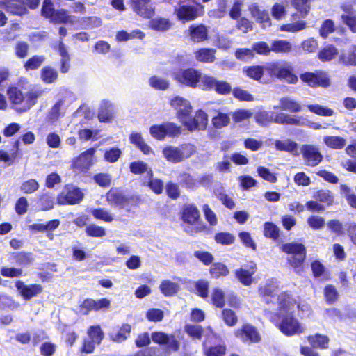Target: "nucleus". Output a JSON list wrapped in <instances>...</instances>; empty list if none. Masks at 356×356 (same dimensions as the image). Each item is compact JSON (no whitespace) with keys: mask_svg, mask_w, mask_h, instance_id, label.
Returning a JSON list of instances; mask_svg holds the SVG:
<instances>
[{"mask_svg":"<svg viewBox=\"0 0 356 356\" xmlns=\"http://www.w3.org/2000/svg\"><path fill=\"white\" fill-rule=\"evenodd\" d=\"M277 311L265 310L264 315L285 336L292 337L305 332V327L295 316L294 312L289 311L295 306L300 307L290 291H284L277 296L275 304Z\"/></svg>","mask_w":356,"mask_h":356,"instance_id":"obj_1","label":"nucleus"},{"mask_svg":"<svg viewBox=\"0 0 356 356\" xmlns=\"http://www.w3.org/2000/svg\"><path fill=\"white\" fill-rule=\"evenodd\" d=\"M152 340L159 346H165V350L161 352L156 346L147 347L136 351L133 356H169L171 352L180 349V342L174 334L155 331L152 333Z\"/></svg>","mask_w":356,"mask_h":356,"instance_id":"obj_2","label":"nucleus"},{"mask_svg":"<svg viewBox=\"0 0 356 356\" xmlns=\"http://www.w3.org/2000/svg\"><path fill=\"white\" fill-rule=\"evenodd\" d=\"M42 93V90L31 89L24 94L22 89L16 86H9L6 91L10 102L17 106V110L19 113H25L35 106Z\"/></svg>","mask_w":356,"mask_h":356,"instance_id":"obj_3","label":"nucleus"},{"mask_svg":"<svg viewBox=\"0 0 356 356\" xmlns=\"http://www.w3.org/2000/svg\"><path fill=\"white\" fill-rule=\"evenodd\" d=\"M265 70L272 79L284 81L289 84H296L298 77L294 72L293 67L286 61H274L266 63Z\"/></svg>","mask_w":356,"mask_h":356,"instance_id":"obj_4","label":"nucleus"},{"mask_svg":"<svg viewBox=\"0 0 356 356\" xmlns=\"http://www.w3.org/2000/svg\"><path fill=\"white\" fill-rule=\"evenodd\" d=\"M280 249L283 252L291 254L287 258V262L296 272H303L304 263L307 257L306 247L301 243L293 241L282 244Z\"/></svg>","mask_w":356,"mask_h":356,"instance_id":"obj_5","label":"nucleus"},{"mask_svg":"<svg viewBox=\"0 0 356 356\" xmlns=\"http://www.w3.org/2000/svg\"><path fill=\"white\" fill-rule=\"evenodd\" d=\"M41 15L54 24H73V17L64 9L56 10L51 0H44L41 8Z\"/></svg>","mask_w":356,"mask_h":356,"instance_id":"obj_6","label":"nucleus"},{"mask_svg":"<svg viewBox=\"0 0 356 356\" xmlns=\"http://www.w3.org/2000/svg\"><path fill=\"white\" fill-rule=\"evenodd\" d=\"M107 203L119 209H124L126 206H138L141 198L138 195H126L119 188L113 187L110 188L105 195Z\"/></svg>","mask_w":356,"mask_h":356,"instance_id":"obj_7","label":"nucleus"},{"mask_svg":"<svg viewBox=\"0 0 356 356\" xmlns=\"http://www.w3.org/2000/svg\"><path fill=\"white\" fill-rule=\"evenodd\" d=\"M202 72L194 67L179 68L172 72L173 79L181 86L196 88L201 80Z\"/></svg>","mask_w":356,"mask_h":356,"instance_id":"obj_8","label":"nucleus"},{"mask_svg":"<svg viewBox=\"0 0 356 356\" xmlns=\"http://www.w3.org/2000/svg\"><path fill=\"white\" fill-rule=\"evenodd\" d=\"M151 136L158 140H163L166 136L175 138L181 134V127L172 122H166L161 124H154L149 128Z\"/></svg>","mask_w":356,"mask_h":356,"instance_id":"obj_9","label":"nucleus"},{"mask_svg":"<svg viewBox=\"0 0 356 356\" xmlns=\"http://www.w3.org/2000/svg\"><path fill=\"white\" fill-rule=\"evenodd\" d=\"M181 219L188 225H195V232H200L206 229V225L201 220L200 212L197 206L193 204H185L181 211Z\"/></svg>","mask_w":356,"mask_h":356,"instance_id":"obj_10","label":"nucleus"},{"mask_svg":"<svg viewBox=\"0 0 356 356\" xmlns=\"http://www.w3.org/2000/svg\"><path fill=\"white\" fill-rule=\"evenodd\" d=\"M300 79L303 83L314 88L318 87L327 88L331 83L327 74L323 70H316L314 72H305L300 75Z\"/></svg>","mask_w":356,"mask_h":356,"instance_id":"obj_11","label":"nucleus"},{"mask_svg":"<svg viewBox=\"0 0 356 356\" xmlns=\"http://www.w3.org/2000/svg\"><path fill=\"white\" fill-rule=\"evenodd\" d=\"M84 194L81 190L73 186L66 185L57 196V202L60 205H74L80 203Z\"/></svg>","mask_w":356,"mask_h":356,"instance_id":"obj_12","label":"nucleus"},{"mask_svg":"<svg viewBox=\"0 0 356 356\" xmlns=\"http://www.w3.org/2000/svg\"><path fill=\"white\" fill-rule=\"evenodd\" d=\"M204 13V7L200 3L195 2V6L181 5L176 10L177 18L185 22L193 21L202 17Z\"/></svg>","mask_w":356,"mask_h":356,"instance_id":"obj_13","label":"nucleus"},{"mask_svg":"<svg viewBox=\"0 0 356 356\" xmlns=\"http://www.w3.org/2000/svg\"><path fill=\"white\" fill-rule=\"evenodd\" d=\"M234 334L243 343H256L261 341V337L257 328L250 323L243 324L241 327L234 330Z\"/></svg>","mask_w":356,"mask_h":356,"instance_id":"obj_14","label":"nucleus"},{"mask_svg":"<svg viewBox=\"0 0 356 356\" xmlns=\"http://www.w3.org/2000/svg\"><path fill=\"white\" fill-rule=\"evenodd\" d=\"M257 264L250 261L236 268L234 272L235 278L245 286H250L254 282V275L257 273Z\"/></svg>","mask_w":356,"mask_h":356,"instance_id":"obj_15","label":"nucleus"},{"mask_svg":"<svg viewBox=\"0 0 356 356\" xmlns=\"http://www.w3.org/2000/svg\"><path fill=\"white\" fill-rule=\"evenodd\" d=\"M170 104L177 111L176 116L184 124L192 113L193 108L189 101L184 97L176 96L170 100Z\"/></svg>","mask_w":356,"mask_h":356,"instance_id":"obj_16","label":"nucleus"},{"mask_svg":"<svg viewBox=\"0 0 356 356\" xmlns=\"http://www.w3.org/2000/svg\"><path fill=\"white\" fill-rule=\"evenodd\" d=\"M302 159L307 166L315 167L318 165L323 159L318 147L313 145L305 144L300 148Z\"/></svg>","mask_w":356,"mask_h":356,"instance_id":"obj_17","label":"nucleus"},{"mask_svg":"<svg viewBox=\"0 0 356 356\" xmlns=\"http://www.w3.org/2000/svg\"><path fill=\"white\" fill-rule=\"evenodd\" d=\"M208 124V115L202 109L195 111L193 117H189L183 124L188 131L205 130Z\"/></svg>","mask_w":356,"mask_h":356,"instance_id":"obj_18","label":"nucleus"},{"mask_svg":"<svg viewBox=\"0 0 356 356\" xmlns=\"http://www.w3.org/2000/svg\"><path fill=\"white\" fill-rule=\"evenodd\" d=\"M277 287L273 283H266L258 287V293L263 302L267 305H275L277 300Z\"/></svg>","mask_w":356,"mask_h":356,"instance_id":"obj_19","label":"nucleus"},{"mask_svg":"<svg viewBox=\"0 0 356 356\" xmlns=\"http://www.w3.org/2000/svg\"><path fill=\"white\" fill-rule=\"evenodd\" d=\"M188 35L194 43H202L209 40V30L203 24H191L188 26Z\"/></svg>","mask_w":356,"mask_h":356,"instance_id":"obj_20","label":"nucleus"},{"mask_svg":"<svg viewBox=\"0 0 356 356\" xmlns=\"http://www.w3.org/2000/svg\"><path fill=\"white\" fill-rule=\"evenodd\" d=\"M95 152V148L90 147L81 153L74 161L73 166L81 172L88 170L93 164Z\"/></svg>","mask_w":356,"mask_h":356,"instance_id":"obj_21","label":"nucleus"},{"mask_svg":"<svg viewBox=\"0 0 356 356\" xmlns=\"http://www.w3.org/2000/svg\"><path fill=\"white\" fill-rule=\"evenodd\" d=\"M15 286L17 290L19 291L22 297L26 300H31L41 293L43 291V287L40 284H32L26 285L21 280H17L15 282Z\"/></svg>","mask_w":356,"mask_h":356,"instance_id":"obj_22","label":"nucleus"},{"mask_svg":"<svg viewBox=\"0 0 356 356\" xmlns=\"http://www.w3.org/2000/svg\"><path fill=\"white\" fill-rule=\"evenodd\" d=\"M309 347L314 349L325 350L329 348L330 339L326 334L315 333L306 337Z\"/></svg>","mask_w":356,"mask_h":356,"instance_id":"obj_23","label":"nucleus"},{"mask_svg":"<svg viewBox=\"0 0 356 356\" xmlns=\"http://www.w3.org/2000/svg\"><path fill=\"white\" fill-rule=\"evenodd\" d=\"M216 49L209 47H202L194 51L195 60L201 63H213L216 60Z\"/></svg>","mask_w":356,"mask_h":356,"instance_id":"obj_24","label":"nucleus"},{"mask_svg":"<svg viewBox=\"0 0 356 356\" xmlns=\"http://www.w3.org/2000/svg\"><path fill=\"white\" fill-rule=\"evenodd\" d=\"M6 10L17 16H23L29 13L23 0H7L5 3Z\"/></svg>","mask_w":356,"mask_h":356,"instance_id":"obj_25","label":"nucleus"},{"mask_svg":"<svg viewBox=\"0 0 356 356\" xmlns=\"http://www.w3.org/2000/svg\"><path fill=\"white\" fill-rule=\"evenodd\" d=\"M129 142L145 155L149 154L152 152L151 147L145 143L142 134L139 132L131 133Z\"/></svg>","mask_w":356,"mask_h":356,"instance_id":"obj_26","label":"nucleus"},{"mask_svg":"<svg viewBox=\"0 0 356 356\" xmlns=\"http://www.w3.org/2000/svg\"><path fill=\"white\" fill-rule=\"evenodd\" d=\"M202 346L204 356H225L227 352V346L224 343L207 346L204 342Z\"/></svg>","mask_w":356,"mask_h":356,"instance_id":"obj_27","label":"nucleus"},{"mask_svg":"<svg viewBox=\"0 0 356 356\" xmlns=\"http://www.w3.org/2000/svg\"><path fill=\"white\" fill-rule=\"evenodd\" d=\"M250 12L252 17L256 19L257 23L261 24L264 26H270L271 21L268 11L261 10L257 5H253L250 8Z\"/></svg>","mask_w":356,"mask_h":356,"instance_id":"obj_28","label":"nucleus"},{"mask_svg":"<svg viewBox=\"0 0 356 356\" xmlns=\"http://www.w3.org/2000/svg\"><path fill=\"white\" fill-rule=\"evenodd\" d=\"M164 158L172 163H178L183 161L179 147L168 145L162 150Z\"/></svg>","mask_w":356,"mask_h":356,"instance_id":"obj_29","label":"nucleus"},{"mask_svg":"<svg viewBox=\"0 0 356 356\" xmlns=\"http://www.w3.org/2000/svg\"><path fill=\"white\" fill-rule=\"evenodd\" d=\"M280 107L282 110L291 113H299L302 108L299 102L289 97H284L280 99Z\"/></svg>","mask_w":356,"mask_h":356,"instance_id":"obj_30","label":"nucleus"},{"mask_svg":"<svg viewBox=\"0 0 356 356\" xmlns=\"http://www.w3.org/2000/svg\"><path fill=\"white\" fill-rule=\"evenodd\" d=\"M211 277L213 279L227 277L229 274L228 267L222 262H213L209 270Z\"/></svg>","mask_w":356,"mask_h":356,"instance_id":"obj_31","label":"nucleus"},{"mask_svg":"<svg viewBox=\"0 0 356 356\" xmlns=\"http://www.w3.org/2000/svg\"><path fill=\"white\" fill-rule=\"evenodd\" d=\"M339 63L346 67L356 66V46L342 52L339 56Z\"/></svg>","mask_w":356,"mask_h":356,"instance_id":"obj_32","label":"nucleus"},{"mask_svg":"<svg viewBox=\"0 0 356 356\" xmlns=\"http://www.w3.org/2000/svg\"><path fill=\"white\" fill-rule=\"evenodd\" d=\"M131 326L128 323H124L121 325L117 332L110 334V339L113 342L122 343L127 340L130 336Z\"/></svg>","mask_w":356,"mask_h":356,"instance_id":"obj_33","label":"nucleus"},{"mask_svg":"<svg viewBox=\"0 0 356 356\" xmlns=\"http://www.w3.org/2000/svg\"><path fill=\"white\" fill-rule=\"evenodd\" d=\"M339 54L337 48L329 44L323 47L318 53V58L323 62L330 61L334 58Z\"/></svg>","mask_w":356,"mask_h":356,"instance_id":"obj_34","label":"nucleus"},{"mask_svg":"<svg viewBox=\"0 0 356 356\" xmlns=\"http://www.w3.org/2000/svg\"><path fill=\"white\" fill-rule=\"evenodd\" d=\"M179 286L177 283L168 280H163L159 285V290L165 297L175 296L179 291Z\"/></svg>","mask_w":356,"mask_h":356,"instance_id":"obj_35","label":"nucleus"},{"mask_svg":"<svg viewBox=\"0 0 356 356\" xmlns=\"http://www.w3.org/2000/svg\"><path fill=\"white\" fill-rule=\"evenodd\" d=\"M58 78V73L57 70L49 65L44 66L40 70V79L46 84L56 82Z\"/></svg>","mask_w":356,"mask_h":356,"instance_id":"obj_36","label":"nucleus"},{"mask_svg":"<svg viewBox=\"0 0 356 356\" xmlns=\"http://www.w3.org/2000/svg\"><path fill=\"white\" fill-rule=\"evenodd\" d=\"M273 122L280 124L296 126L300 124V119L298 117L291 116L284 113L273 114Z\"/></svg>","mask_w":356,"mask_h":356,"instance_id":"obj_37","label":"nucleus"},{"mask_svg":"<svg viewBox=\"0 0 356 356\" xmlns=\"http://www.w3.org/2000/svg\"><path fill=\"white\" fill-rule=\"evenodd\" d=\"M265 66L255 65L245 67L243 69V73L249 78L255 80L260 81L264 74Z\"/></svg>","mask_w":356,"mask_h":356,"instance_id":"obj_38","label":"nucleus"},{"mask_svg":"<svg viewBox=\"0 0 356 356\" xmlns=\"http://www.w3.org/2000/svg\"><path fill=\"white\" fill-rule=\"evenodd\" d=\"M59 225L60 220L58 219H54L48 221L45 224L34 223L30 225L29 228L31 231L43 232L48 231H54V229L58 227Z\"/></svg>","mask_w":356,"mask_h":356,"instance_id":"obj_39","label":"nucleus"},{"mask_svg":"<svg viewBox=\"0 0 356 356\" xmlns=\"http://www.w3.org/2000/svg\"><path fill=\"white\" fill-rule=\"evenodd\" d=\"M211 304L217 308H223L225 305V293L222 289L215 287L211 294Z\"/></svg>","mask_w":356,"mask_h":356,"instance_id":"obj_40","label":"nucleus"},{"mask_svg":"<svg viewBox=\"0 0 356 356\" xmlns=\"http://www.w3.org/2000/svg\"><path fill=\"white\" fill-rule=\"evenodd\" d=\"M270 48L275 54H288L292 51V44L285 40H275L272 42Z\"/></svg>","mask_w":356,"mask_h":356,"instance_id":"obj_41","label":"nucleus"},{"mask_svg":"<svg viewBox=\"0 0 356 356\" xmlns=\"http://www.w3.org/2000/svg\"><path fill=\"white\" fill-rule=\"evenodd\" d=\"M323 142L328 147L333 149H341L346 145V139L339 136H326Z\"/></svg>","mask_w":356,"mask_h":356,"instance_id":"obj_42","label":"nucleus"},{"mask_svg":"<svg viewBox=\"0 0 356 356\" xmlns=\"http://www.w3.org/2000/svg\"><path fill=\"white\" fill-rule=\"evenodd\" d=\"M291 5L302 18L306 17L310 12V0H291Z\"/></svg>","mask_w":356,"mask_h":356,"instance_id":"obj_43","label":"nucleus"},{"mask_svg":"<svg viewBox=\"0 0 356 356\" xmlns=\"http://www.w3.org/2000/svg\"><path fill=\"white\" fill-rule=\"evenodd\" d=\"M195 293L203 299L209 297V282L204 279H200L194 282Z\"/></svg>","mask_w":356,"mask_h":356,"instance_id":"obj_44","label":"nucleus"},{"mask_svg":"<svg viewBox=\"0 0 356 356\" xmlns=\"http://www.w3.org/2000/svg\"><path fill=\"white\" fill-rule=\"evenodd\" d=\"M44 56L34 55L24 63L23 67L26 72L39 69L44 62Z\"/></svg>","mask_w":356,"mask_h":356,"instance_id":"obj_45","label":"nucleus"},{"mask_svg":"<svg viewBox=\"0 0 356 356\" xmlns=\"http://www.w3.org/2000/svg\"><path fill=\"white\" fill-rule=\"evenodd\" d=\"M231 115L234 123L238 124L249 120L253 113L249 109L238 108L232 112Z\"/></svg>","mask_w":356,"mask_h":356,"instance_id":"obj_46","label":"nucleus"},{"mask_svg":"<svg viewBox=\"0 0 356 356\" xmlns=\"http://www.w3.org/2000/svg\"><path fill=\"white\" fill-rule=\"evenodd\" d=\"M85 233L89 237L102 238L106 235V230L102 226L91 223L86 227Z\"/></svg>","mask_w":356,"mask_h":356,"instance_id":"obj_47","label":"nucleus"},{"mask_svg":"<svg viewBox=\"0 0 356 356\" xmlns=\"http://www.w3.org/2000/svg\"><path fill=\"white\" fill-rule=\"evenodd\" d=\"M313 197L317 201L325 204L327 206L332 205L334 202V196L329 190H318L314 193Z\"/></svg>","mask_w":356,"mask_h":356,"instance_id":"obj_48","label":"nucleus"},{"mask_svg":"<svg viewBox=\"0 0 356 356\" xmlns=\"http://www.w3.org/2000/svg\"><path fill=\"white\" fill-rule=\"evenodd\" d=\"M184 331L193 339L200 340L204 334V328L200 325L186 324Z\"/></svg>","mask_w":356,"mask_h":356,"instance_id":"obj_49","label":"nucleus"},{"mask_svg":"<svg viewBox=\"0 0 356 356\" xmlns=\"http://www.w3.org/2000/svg\"><path fill=\"white\" fill-rule=\"evenodd\" d=\"M323 296L327 305H332L339 299V293L336 287L332 284H327L324 287Z\"/></svg>","mask_w":356,"mask_h":356,"instance_id":"obj_50","label":"nucleus"},{"mask_svg":"<svg viewBox=\"0 0 356 356\" xmlns=\"http://www.w3.org/2000/svg\"><path fill=\"white\" fill-rule=\"evenodd\" d=\"M264 235L268 238L276 241L280 237V229L275 223L266 222L264 224Z\"/></svg>","mask_w":356,"mask_h":356,"instance_id":"obj_51","label":"nucleus"},{"mask_svg":"<svg viewBox=\"0 0 356 356\" xmlns=\"http://www.w3.org/2000/svg\"><path fill=\"white\" fill-rule=\"evenodd\" d=\"M211 122L216 129H222L228 126L230 122V118L227 113L218 112L216 115L212 118Z\"/></svg>","mask_w":356,"mask_h":356,"instance_id":"obj_52","label":"nucleus"},{"mask_svg":"<svg viewBox=\"0 0 356 356\" xmlns=\"http://www.w3.org/2000/svg\"><path fill=\"white\" fill-rule=\"evenodd\" d=\"M97 118L100 122H110L113 118L111 105L106 102L102 104L99 108Z\"/></svg>","mask_w":356,"mask_h":356,"instance_id":"obj_53","label":"nucleus"},{"mask_svg":"<svg viewBox=\"0 0 356 356\" xmlns=\"http://www.w3.org/2000/svg\"><path fill=\"white\" fill-rule=\"evenodd\" d=\"M215 241L222 245H230L235 241V236L228 232H220L214 236Z\"/></svg>","mask_w":356,"mask_h":356,"instance_id":"obj_54","label":"nucleus"},{"mask_svg":"<svg viewBox=\"0 0 356 356\" xmlns=\"http://www.w3.org/2000/svg\"><path fill=\"white\" fill-rule=\"evenodd\" d=\"M13 257L15 263L21 266H26L32 263L33 258L32 253L19 252L13 254Z\"/></svg>","mask_w":356,"mask_h":356,"instance_id":"obj_55","label":"nucleus"},{"mask_svg":"<svg viewBox=\"0 0 356 356\" xmlns=\"http://www.w3.org/2000/svg\"><path fill=\"white\" fill-rule=\"evenodd\" d=\"M90 213L92 215V216L97 220H100L106 222H111L113 220V217L112 214L110 213L104 208L98 207L92 209L90 211Z\"/></svg>","mask_w":356,"mask_h":356,"instance_id":"obj_56","label":"nucleus"},{"mask_svg":"<svg viewBox=\"0 0 356 356\" xmlns=\"http://www.w3.org/2000/svg\"><path fill=\"white\" fill-rule=\"evenodd\" d=\"M179 178V184L187 189H193L197 186L196 179L186 172L180 173Z\"/></svg>","mask_w":356,"mask_h":356,"instance_id":"obj_57","label":"nucleus"},{"mask_svg":"<svg viewBox=\"0 0 356 356\" xmlns=\"http://www.w3.org/2000/svg\"><path fill=\"white\" fill-rule=\"evenodd\" d=\"M222 318L228 327H234L238 323L236 314L230 309L225 308L222 310Z\"/></svg>","mask_w":356,"mask_h":356,"instance_id":"obj_58","label":"nucleus"},{"mask_svg":"<svg viewBox=\"0 0 356 356\" xmlns=\"http://www.w3.org/2000/svg\"><path fill=\"white\" fill-rule=\"evenodd\" d=\"M87 334L92 341L100 344L104 339V334L99 325H92L89 327Z\"/></svg>","mask_w":356,"mask_h":356,"instance_id":"obj_59","label":"nucleus"},{"mask_svg":"<svg viewBox=\"0 0 356 356\" xmlns=\"http://www.w3.org/2000/svg\"><path fill=\"white\" fill-rule=\"evenodd\" d=\"M41 210L49 211L54 208V198L49 193L42 194L38 199Z\"/></svg>","mask_w":356,"mask_h":356,"instance_id":"obj_60","label":"nucleus"},{"mask_svg":"<svg viewBox=\"0 0 356 356\" xmlns=\"http://www.w3.org/2000/svg\"><path fill=\"white\" fill-rule=\"evenodd\" d=\"M40 187L38 181L35 179H29L22 183L20 191L25 194H31L36 192Z\"/></svg>","mask_w":356,"mask_h":356,"instance_id":"obj_61","label":"nucleus"},{"mask_svg":"<svg viewBox=\"0 0 356 356\" xmlns=\"http://www.w3.org/2000/svg\"><path fill=\"white\" fill-rule=\"evenodd\" d=\"M149 85L156 90H165L169 88V81L165 79L154 75L149 78Z\"/></svg>","mask_w":356,"mask_h":356,"instance_id":"obj_62","label":"nucleus"},{"mask_svg":"<svg viewBox=\"0 0 356 356\" xmlns=\"http://www.w3.org/2000/svg\"><path fill=\"white\" fill-rule=\"evenodd\" d=\"M308 109L313 113L320 116L330 117L334 114V111L328 107L323 106L318 104L307 106Z\"/></svg>","mask_w":356,"mask_h":356,"instance_id":"obj_63","label":"nucleus"},{"mask_svg":"<svg viewBox=\"0 0 356 356\" xmlns=\"http://www.w3.org/2000/svg\"><path fill=\"white\" fill-rule=\"evenodd\" d=\"M336 28L333 20L327 19L323 22L319 29L320 35L325 39L328 37L330 33L335 31Z\"/></svg>","mask_w":356,"mask_h":356,"instance_id":"obj_64","label":"nucleus"}]
</instances>
